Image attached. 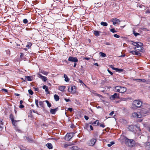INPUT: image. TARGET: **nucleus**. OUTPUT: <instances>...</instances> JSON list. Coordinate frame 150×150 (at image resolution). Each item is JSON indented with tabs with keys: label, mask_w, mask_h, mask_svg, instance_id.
Returning <instances> with one entry per match:
<instances>
[{
	"label": "nucleus",
	"mask_w": 150,
	"mask_h": 150,
	"mask_svg": "<svg viewBox=\"0 0 150 150\" xmlns=\"http://www.w3.org/2000/svg\"><path fill=\"white\" fill-rule=\"evenodd\" d=\"M68 90L71 93L74 94L76 92V87L75 86H72L69 87Z\"/></svg>",
	"instance_id": "obj_3"
},
{
	"label": "nucleus",
	"mask_w": 150,
	"mask_h": 150,
	"mask_svg": "<svg viewBox=\"0 0 150 150\" xmlns=\"http://www.w3.org/2000/svg\"><path fill=\"white\" fill-rule=\"evenodd\" d=\"M100 24L101 25L104 26H107L108 25V23L106 22H101Z\"/></svg>",
	"instance_id": "obj_30"
},
{
	"label": "nucleus",
	"mask_w": 150,
	"mask_h": 150,
	"mask_svg": "<svg viewBox=\"0 0 150 150\" xmlns=\"http://www.w3.org/2000/svg\"><path fill=\"white\" fill-rule=\"evenodd\" d=\"M67 110L71 112L72 111L73 109L71 108H68L67 109Z\"/></svg>",
	"instance_id": "obj_45"
},
{
	"label": "nucleus",
	"mask_w": 150,
	"mask_h": 150,
	"mask_svg": "<svg viewBox=\"0 0 150 150\" xmlns=\"http://www.w3.org/2000/svg\"><path fill=\"white\" fill-rule=\"evenodd\" d=\"M40 73L46 75H47L48 74V72H47L42 70H41L40 71Z\"/></svg>",
	"instance_id": "obj_26"
},
{
	"label": "nucleus",
	"mask_w": 150,
	"mask_h": 150,
	"mask_svg": "<svg viewBox=\"0 0 150 150\" xmlns=\"http://www.w3.org/2000/svg\"><path fill=\"white\" fill-rule=\"evenodd\" d=\"M108 72L111 75H112L113 74V73L111 72L110 70H109L108 69Z\"/></svg>",
	"instance_id": "obj_46"
},
{
	"label": "nucleus",
	"mask_w": 150,
	"mask_h": 150,
	"mask_svg": "<svg viewBox=\"0 0 150 150\" xmlns=\"http://www.w3.org/2000/svg\"><path fill=\"white\" fill-rule=\"evenodd\" d=\"M127 100V99L125 98H123L122 99V100L124 101H126Z\"/></svg>",
	"instance_id": "obj_60"
},
{
	"label": "nucleus",
	"mask_w": 150,
	"mask_h": 150,
	"mask_svg": "<svg viewBox=\"0 0 150 150\" xmlns=\"http://www.w3.org/2000/svg\"><path fill=\"white\" fill-rule=\"evenodd\" d=\"M32 45V44L30 43H28V44L26 45V47L27 48H29Z\"/></svg>",
	"instance_id": "obj_34"
},
{
	"label": "nucleus",
	"mask_w": 150,
	"mask_h": 150,
	"mask_svg": "<svg viewBox=\"0 0 150 150\" xmlns=\"http://www.w3.org/2000/svg\"><path fill=\"white\" fill-rule=\"evenodd\" d=\"M114 69V70H116L118 72H122L124 71V70L122 69H118L117 68H115Z\"/></svg>",
	"instance_id": "obj_27"
},
{
	"label": "nucleus",
	"mask_w": 150,
	"mask_h": 150,
	"mask_svg": "<svg viewBox=\"0 0 150 150\" xmlns=\"http://www.w3.org/2000/svg\"><path fill=\"white\" fill-rule=\"evenodd\" d=\"M105 44L108 45H111V44L109 42H106V43H105Z\"/></svg>",
	"instance_id": "obj_48"
},
{
	"label": "nucleus",
	"mask_w": 150,
	"mask_h": 150,
	"mask_svg": "<svg viewBox=\"0 0 150 150\" xmlns=\"http://www.w3.org/2000/svg\"><path fill=\"white\" fill-rule=\"evenodd\" d=\"M74 133L71 132L67 134L65 137V139L67 141H69L74 136Z\"/></svg>",
	"instance_id": "obj_6"
},
{
	"label": "nucleus",
	"mask_w": 150,
	"mask_h": 150,
	"mask_svg": "<svg viewBox=\"0 0 150 150\" xmlns=\"http://www.w3.org/2000/svg\"><path fill=\"white\" fill-rule=\"evenodd\" d=\"M24 107V106L23 105L21 104L20 106H19V108H23Z\"/></svg>",
	"instance_id": "obj_49"
},
{
	"label": "nucleus",
	"mask_w": 150,
	"mask_h": 150,
	"mask_svg": "<svg viewBox=\"0 0 150 150\" xmlns=\"http://www.w3.org/2000/svg\"><path fill=\"white\" fill-rule=\"evenodd\" d=\"M148 150H150V143L149 145L148 146Z\"/></svg>",
	"instance_id": "obj_64"
},
{
	"label": "nucleus",
	"mask_w": 150,
	"mask_h": 150,
	"mask_svg": "<svg viewBox=\"0 0 150 150\" xmlns=\"http://www.w3.org/2000/svg\"><path fill=\"white\" fill-rule=\"evenodd\" d=\"M141 81L142 82H145L146 81V80L144 79H141Z\"/></svg>",
	"instance_id": "obj_51"
},
{
	"label": "nucleus",
	"mask_w": 150,
	"mask_h": 150,
	"mask_svg": "<svg viewBox=\"0 0 150 150\" xmlns=\"http://www.w3.org/2000/svg\"><path fill=\"white\" fill-rule=\"evenodd\" d=\"M99 54H100V56L103 57H106V54L102 52H100L99 53Z\"/></svg>",
	"instance_id": "obj_28"
},
{
	"label": "nucleus",
	"mask_w": 150,
	"mask_h": 150,
	"mask_svg": "<svg viewBox=\"0 0 150 150\" xmlns=\"http://www.w3.org/2000/svg\"><path fill=\"white\" fill-rule=\"evenodd\" d=\"M110 31L111 32H112L113 33H116L117 32V31L115 30L114 28H112L110 29Z\"/></svg>",
	"instance_id": "obj_36"
},
{
	"label": "nucleus",
	"mask_w": 150,
	"mask_h": 150,
	"mask_svg": "<svg viewBox=\"0 0 150 150\" xmlns=\"http://www.w3.org/2000/svg\"><path fill=\"white\" fill-rule=\"evenodd\" d=\"M125 143L126 145L130 147H133L135 144V142L133 139H129L127 138L124 139Z\"/></svg>",
	"instance_id": "obj_1"
},
{
	"label": "nucleus",
	"mask_w": 150,
	"mask_h": 150,
	"mask_svg": "<svg viewBox=\"0 0 150 150\" xmlns=\"http://www.w3.org/2000/svg\"><path fill=\"white\" fill-rule=\"evenodd\" d=\"M9 118L11 119V121H13L14 120V117L12 114H11L9 116Z\"/></svg>",
	"instance_id": "obj_31"
},
{
	"label": "nucleus",
	"mask_w": 150,
	"mask_h": 150,
	"mask_svg": "<svg viewBox=\"0 0 150 150\" xmlns=\"http://www.w3.org/2000/svg\"><path fill=\"white\" fill-rule=\"evenodd\" d=\"M64 100L67 102L71 101V100H70L69 99H67V98H64Z\"/></svg>",
	"instance_id": "obj_42"
},
{
	"label": "nucleus",
	"mask_w": 150,
	"mask_h": 150,
	"mask_svg": "<svg viewBox=\"0 0 150 150\" xmlns=\"http://www.w3.org/2000/svg\"><path fill=\"white\" fill-rule=\"evenodd\" d=\"M119 94H117L116 93H115L113 95L110 96V99L111 100H114L115 99L119 98Z\"/></svg>",
	"instance_id": "obj_9"
},
{
	"label": "nucleus",
	"mask_w": 150,
	"mask_h": 150,
	"mask_svg": "<svg viewBox=\"0 0 150 150\" xmlns=\"http://www.w3.org/2000/svg\"><path fill=\"white\" fill-rule=\"evenodd\" d=\"M114 143H115L114 142H110V144H111V145L114 144Z\"/></svg>",
	"instance_id": "obj_61"
},
{
	"label": "nucleus",
	"mask_w": 150,
	"mask_h": 150,
	"mask_svg": "<svg viewBox=\"0 0 150 150\" xmlns=\"http://www.w3.org/2000/svg\"><path fill=\"white\" fill-rule=\"evenodd\" d=\"M45 102V101H40L39 102L40 105V106L41 107H42V108H44V105L43 103Z\"/></svg>",
	"instance_id": "obj_25"
},
{
	"label": "nucleus",
	"mask_w": 150,
	"mask_h": 150,
	"mask_svg": "<svg viewBox=\"0 0 150 150\" xmlns=\"http://www.w3.org/2000/svg\"><path fill=\"white\" fill-rule=\"evenodd\" d=\"M84 117L86 120H88L89 119L88 117L86 115H85Z\"/></svg>",
	"instance_id": "obj_44"
},
{
	"label": "nucleus",
	"mask_w": 150,
	"mask_h": 150,
	"mask_svg": "<svg viewBox=\"0 0 150 150\" xmlns=\"http://www.w3.org/2000/svg\"><path fill=\"white\" fill-rule=\"evenodd\" d=\"M132 116L134 117L137 118H141L142 117V115L140 112H134L132 113Z\"/></svg>",
	"instance_id": "obj_7"
},
{
	"label": "nucleus",
	"mask_w": 150,
	"mask_h": 150,
	"mask_svg": "<svg viewBox=\"0 0 150 150\" xmlns=\"http://www.w3.org/2000/svg\"><path fill=\"white\" fill-rule=\"evenodd\" d=\"M111 21L113 23V24L114 25H115L116 24H118L120 22L119 20L116 18H112Z\"/></svg>",
	"instance_id": "obj_10"
},
{
	"label": "nucleus",
	"mask_w": 150,
	"mask_h": 150,
	"mask_svg": "<svg viewBox=\"0 0 150 150\" xmlns=\"http://www.w3.org/2000/svg\"><path fill=\"white\" fill-rule=\"evenodd\" d=\"M64 77L65 78L64 80L65 81L68 82L69 81V79L67 76L65 74H64Z\"/></svg>",
	"instance_id": "obj_20"
},
{
	"label": "nucleus",
	"mask_w": 150,
	"mask_h": 150,
	"mask_svg": "<svg viewBox=\"0 0 150 150\" xmlns=\"http://www.w3.org/2000/svg\"><path fill=\"white\" fill-rule=\"evenodd\" d=\"M79 83H81V84H83L84 85H85H85V84L84 83H83L82 81L81 80H80V79H79Z\"/></svg>",
	"instance_id": "obj_43"
},
{
	"label": "nucleus",
	"mask_w": 150,
	"mask_h": 150,
	"mask_svg": "<svg viewBox=\"0 0 150 150\" xmlns=\"http://www.w3.org/2000/svg\"><path fill=\"white\" fill-rule=\"evenodd\" d=\"M114 113V111H112L109 114V115L110 116H112Z\"/></svg>",
	"instance_id": "obj_47"
},
{
	"label": "nucleus",
	"mask_w": 150,
	"mask_h": 150,
	"mask_svg": "<svg viewBox=\"0 0 150 150\" xmlns=\"http://www.w3.org/2000/svg\"><path fill=\"white\" fill-rule=\"evenodd\" d=\"M47 87L45 85H44L43 86L42 88L43 89H45L46 88H47Z\"/></svg>",
	"instance_id": "obj_53"
},
{
	"label": "nucleus",
	"mask_w": 150,
	"mask_h": 150,
	"mask_svg": "<svg viewBox=\"0 0 150 150\" xmlns=\"http://www.w3.org/2000/svg\"><path fill=\"white\" fill-rule=\"evenodd\" d=\"M20 57H22L24 55V54L22 53H20Z\"/></svg>",
	"instance_id": "obj_58"
},
{
	"label": "nucleus",
	"mask_w": 150,
	"mask_h": 150,
	"mask_svg": "<svg viewBox=\"0 0 150 150\" xmlns=\"http://www.w3.org/2000/svg\"><path fill=\"white\" fill-rule=\"evenodd\" d=\"M96 141V139H91L88 143V145L90 146H93L95 144Z\"/></svg>",
	"instance_id": "obj_13"
},
{
	"label": "nucleus",
	"mask_w": 150,
	"mask_h": 150,
	"mask_svg": "<svg viewBox=\"0 0 150 150\" xmlns=\"http://www.w3.org/2000/svg\"><path fill=\"white\" fill-rule=\"evenodd\" d=\"M141 79H136L135 80L138 81V82L141 81Z\"/></svg>",
	"instance_id": "obj_54"
},
{
	"label": "nucleus",
	"mask_w": 150,
	"mask_h": 150,
	"mask_svg": "<svg viewBox=\"0 0 150 150\" xmlns=\"http://www.w3.org/2000/svg\"><path fill=\"white\" fill-rule=\"evenodd\" d=\"M66 88L65 86H60L59 87V89L61 91H64Z\"/></svg>",
	"instance_id": "obj_23"
},
{
	"label": "nucleus",
	"mask_w": 150,
	"mask_h": 150,
	"mask_svg": "<svg viewBox=\"0 0 150 150\" xmlns=\"http://www.w3.org/2000/svg\"><path fill=\"white\" fill-rule=\"evenodd\" d=\"M32 111L33 112H34L35 113H37V111H35V110H33Z\"/></svg>",
	"instance_id": "obj_62"
},
{
	"label": "nucleus",
	"mask_w": 150,
	"mask_h": 150,
	"mask_svg": "<svg viewBox=\"0 0 150 150\" xmlns=\"http://www.w3.org/2000/svg\"><path fill=\"white\" fill-rule=\"evenodd\" d=\"M126 90L127 89L125 87L121 86H116L114 88L115 91L121 93L125 92Z\"/></svg>",
	"instance_id": "obj_2"
},
{
	"label": "nucleus",
	"mask_w": 150,
	"mask_h": 150,
	"mask_svg": "<svg viewBox=\"0 0 150 150\" xmlns=\"http://www.w3.org/2000/svg\"><path fill=\"white\" fill-rule=\"evenodd\" d=\"M23 22L24 23L26 24L28 23V21L26 19H25L23 20Z\"/></svg>",
	"instance_id": "obj_38"
},
{
	"label": "nucleus",
	"mask_w": 150,
	"mask_h": 150,
	"mask_svg": "<svg viewBox=\"0 0 150 150\" xmlns=\"http://www.w3.org/2000/svg\"><path fill=\"white\" fill-rule=\"evenodd\" d=\"M133 32V34H134V35H135V36H137L138 35H139V34L138 33H135L134 30Z\"/></svg>",
	"instance_id": "obj_40"
},
{
	"label": "nucleus",
	"mask_w": 150,
	"mask_h": 150,
	"mask_svg": "<svg viewBox=\"0 0 150 150\" xmlns=\"http://www.w3.org/2000/svg\"><path fill=\"white\" fill-rule=\"evenodd\" d=\"M68 61L74 62H78V60L76 57H69L68 58Z\"/></svg>",
	"instance_id": "obj_8"
},
{
	"label": "nucleus",
	"mask_w": 150,
	"mask_h": 150,
	"mask_svg": "<svg viewBox=\"0 0 150 150\" xmlns=\"http://www.w3.org/2000/svg\"><path fill=\"white\" fill-rule=\"evenodd\" d=\"M25 77L27 79V80L29 81H32L33 79L32 76H25Z\"/></svg>",
	"instance_id": "obj_22"
},
{
	"label": "nucleus",
	"mask_w": 150,
	"mask_h": 150,
	"mask_svg": "<svg viewBox=\"0 0 150 150\" xmlns=\"http://www.w3.org/2000/svg\"><path fill=\"white\" fill-rule=\"evenodd\" d=\"M38 77L40 78L44 81L45 82L47 80V79L46 77L42 76L41 74L39 73H38L37 74Z\"/></svg>",
	"instance_id": "obj_11"
},
{
	"label": "nucleus",
	"mask_w": 150,
	"mask_h": 150,
	"mask_svg": "<svg viewBox=\"0 0 150 150\" xmlns=\"http://www.w3.org/2000/svg\"><path fill=\"white\" fill-rule=\"evenodd\" d=\"M28 92L30 95H32L33 94V92L31 89H29L28 91Z\"/></svg>",
	"instance_id": "obj_37"
},
{
	"label": "nucleus",
	"mask_w": 150,
	"mask_h": 150,
	"mask_svg": "<svg viewBox=\"0 0 150 150\" xmlns=\"http://www.w3.org/2000/svg\"><path fill=\"white\" fill-rule=\"evenodd\" d=\"M90 127L91 130H93V128L92 125H90Z\"/></svg>",
	"instance_id": "obj_57"
},
{
	"label": "nucleus",
	"mask_w": 150,
	"mask_h": 150,
	"mask_svg": "<svg viewBox=\"0 0 150 150\" xmlns=\"http://www.w3.org/2000/svg\"><path fill=\"white\" fill-rule=\"evenodd\" d=\"M94 34L96 36H98L100 35V31H94Z\"/></svg>",
	"instance_id": "obj_21"
},
{
	"label": "nucleus",
	"mask_w": 150,
	"mask_h": 150,
	"mask_svg": "<svg viewBox=\"0 0 150 150\" xmlns=\"http://www.w3.org/2000/svg\"><path fill=\"white\" fill-rule=\"evenodd\" d=\"M48 148L50 149H52L53 148V146L52 144L50 143H48L46 145Z\"/></svg>",
	"instance_id": "obj_17"
},
{
	"label": "nucleus",
	"mask_w": 150,
	"mask_h": 150,
	"mask_svg": "<svg viewBox=\"0 0 150 150\" xmlns=\"http://www.w3.org/2000/svg\"><path fill=\"white\" fill-rule=\"evenodd\" d=\"M2 90L3 91H4L5 92H8V90L7 89H2Z\"/></svg>",
	"instance_id": "obj_55"
},
{
	"label": "nucleus",
	"mask_w": 150,
	"mask_h": 150,
	"mask_svg": "<svg viewBox=\"0 0 150 150\" xmlns=\"http://www.w3.org/2000/svg\"><path fill=\"white\" fill-rule=\"evenodd\" d=\"M20 103L21 104H22L23 103V101L22 100H21L20 101Z\"/></svg>",
	"instance_id": "obj_63"
},
{
	"label": "nucleus",
	"mask_w": 150,
	"mask_h": 150,
	"mask_svg": "<svg viewBox=\"0 0 150 150\" xmlns=\"http://www.w3.org/2000/svg\"><path fill=\"white\" fill-rule=\"evenodd\" d=\"M54 98L55 100L56 101H58L59 99V96L56 94H55L54 95Z\"/></svg>",
	"instance_id": "obj_19"
},
{
	"label": "nucleus",
	"mask_w": 150,
	"mask_h": 150,
	"mask_svg": "<svg viewBox=\"0 0 150 150\" xmlns=\"http://www.w3.org/2000/svg\"><path fill=\"white\" fill-rule=\"evenodd\" d=\"M73 144H71L70 143H69L68 144H62L63 145V147L65 148H67L68 146H70Z\"/></svg>",
	"instance_id": "obj_16"
},
{
	"label": "nucleus",
	"mask_w": 150,
	"mask_h": 150,
	"mask_svg": "<svg viewBox=\"0 0 150 150\" xmlns=\"http://www.w3.org/2000/svg\"><path fill=\"white\" fill-rule=\"evenodd\" d=\"M78 147L76 146H72L70 148V150H76L78 149Z\"/></svg>",
	"instance_id": "obj_24"
},
{
	"label": "nucleus",
	"mask_w": 150,
	"mask_h": 150,
	"mask_svg": "<svg viewBox=\"0 0 150 150\" xmlns=\"http://www.w3.org/2000/svg\"><path fill=\"white\" fill-rule=\"evenodd\" d=\"M114 36L116 38H119L120 37L119 35H117V34H115L114 35Z\"/></svg>",
	"instance_id": "obj_41"
},
{
	"label": "nucleus",
	"mask_w": 150,
	"mask_h": 150,
	"mask_svg": "<svg viewBox=\"0 0 150 150\" xmlns=\"http://www.w3.org/2000/svg\"><path fill=\"white\" fill-rule=\"evenodd\" d=\"M145 13H150V11L149 10H147L146 11H145Z\"/></svg>",
	"instance_id": "obj_50"
},
{
	"label": "nucleus",
	"mask_w": 150,
	"mask_h": 150,
	"mask_svg": "<svg viewBox=\"0 0 150 150\" xmlns=\"http://www.w3.org/2000/svg\"><path fill=\"white\" fill-rule=\"evenodd\" d=\"M38 100L37 99H35V104L37 106V107H39V105H38Z\"/></svg>",
	"instance_id": "obj_35"
},
{
	"label": "nucleus",
	"mask_w": 150,
	"mask_h": 150,
	"mask_svg": "<svg viewBox=\"0 0 150 150\" xmlns=\"http://www.w3.org/2000/svg\"><path fill=\"white\" fill-rule=\"evenodd\" d=\"M3 123L2 122V121L1 120H0V128H1V130H2V129L3 128L2 127L1 125H3Z\"/></svg>",
	"instance_id": "obj_39"
},
{
	"label": "nucleus",
	"mask_w": 150,
	"mask_h": 150,
	"mask_svg": "<svg viewBox=\"0 0 150 150\" xmlns=\"http://www.w3.org/2000/svg\"><path fill=\"white\" fill-rule=\"evenodd\" d=\"M136 128H138L137 126L136 125L134 126L132 125L129 126L128 127V129L129 130L134 133H135L136 132Z\"/></svg>",
	"instance_id": "obj_5"
},
{
	"label": "nucleus",
	"mask_w": 150,
	"mask_h": 150,
	"mask_svg": "<svg viewBox=\"0 0 150 150\" xmlns=\"http://www.w3.org/2000/svg\"><path fill=\"white\" fill-rule=\"evenodd\" d=\"M110 67L112 68V69L114 70V69L115 68H114V67H113V66L112 65H111L110 66Z\"/></svg>",
	"instance_id": "obj_56"
},
{
	"label": "nucleus",
	"mask_w": 150,
	"mask_h": 150,
	"mask_svg": "<svg viewBox=\"0 0 150 150\" xmlns=\"http://www.w3.org/2000/svg\"><path fill=\"white\" fill-rule=\"evenodd\" d=\"M99 123V121L98 120H96L94 122L92 123H90V124H91L93 125L97 126L98 125Z\"/></svg>",
	"instance_id": "obj_18"
},
{
	"label": "nucleus",
	"mask_w": 150,
	"mask_h": 150,
	"mask_svg": "<svg viewBox=\"0 0 150 150\" xmlns=\"http://www.w3.org/2000/svg\"><path fill=\"white\" fill-rule=\"evenodd\" d=\"M100 127H101L103 128H104L105 126L103 124H100Z\"/></svg>",
	"instance_id": "obj_52"
},
{
	"label": "nucleus",
	"mask_w": 150,
	"mask_h": 150,
	"mask_svg": "<svg viewBox=\"0 0 150 150\" xmlns=\"http://www.w3.org/2000/svg\"><path fill=\"white\" fill-rule=\"evenodd\" d=\"M19 120H14L13 121H11L13 125L16 126L17 125V124H16V122L18 121H19Z\"/></svg>",
	"instance_id": "obj_32"
},
{
	"label": "nucleus",
	"mask_w": 150,
	"mask_h": 150,
	"mask_svg": "<svg viewBox=\"0 0 150 150\" xmlns=\"http://www.w3.org/2000/svg\"><path fill=\"white\" fill-rule=\"evenodd\" d=\"M45 102L47 103L48 107L50 108L51 106V104L49 103V101L47 100H46Z\"/></svg>",
	"instance_id": "obj_29"
},
{
	"label": "nucleus",
	"mask_w": 150,
	"mask_h": 150,
	"mask_svg": "<svg viewBox=\"0 0 150 150\" xmlns=\"http://www.w3.org/2000/svg\"><path fill=\"white\" fill-rule=\"evenodd\" d=\"M129 52L133 55H140V54L139 52H136L134 51H132Z\"/></svg>",
	"instance_id": "obj_15"
},
{
	"label": "nucleus",
	"mask_w": 150,
	"mask_h": 150,
	"mask_svg": "<svg viewBox=\"0 0 150 150\" xmlns=\"http://www.w3.org/2000/svg\"><path fill=\"white\" fill-rule=\"evenodd\" d=\"M140 45H139L138 46L134 48V50H137L138 51L141 52L142 50V47H141V45H143V44L141 43H140Z\"/></svg>",
	"instance_id": "obj_12"
},
{
	"label": "nucleus",
	"mask_w": 150,
	"mask_h": 150,
	"mask_svg": "<svg viewBox=\"0 0 150 150\" xmlns=\"http://www.w3.org/2000/svg\"><path fill=\"white\" fill-rule=\"evenodd\" d=\"M133 105L137 108H139L142 105V102L139 100H135L133 102Z\"/></svg>",
	"instance_id": "obj_4"
},
{
	"label": "nucleus",
	"mask_w": 150,
	"mask_h": 150,
	"mask_svg": "<svg viewBox=\"0 0 150 150\" xmlns=\"http://www.w3.org/2000/svg\"><path fill=\"white\" fill-rule=\"evenodd\" d=\"M138 43H140V42H133L132 44L133 45L136 46V47H137V46H138L139 45V44Z\"/></svg>",
	"instance_id": "obj_33"
},
{
	"label": "nucleus",
	"mask_w": 150,
	"mask_h": 150,
	"mask_svg": "<svg viewBox=\"0 0 150 150\" xmlns=\"http://www.w3.org/2000/svg\"><path fill=\"white\" fill-rule=\"evenodd\" d=\"M90 58H89V57H85V58H84V59H86V60H88L90 59Z\"/></svg>",
	"instance_id": "obj_59"
},
{
	"label": "nucleus",
	"mask_w": 150,
	"mask_h": 150,
	"mask_svg": "<svg viewBox=\"0 0 150 150\" xmlns=\"http://www.w3.org/2000/svg\"><path fill=\"white\" fill-rule=\"evenodd\" d=\"M58 110V108H56L55 109H50V112L53 114H54Z\"/></svg>",
	"instance_id": "obj_14"
}]
</instances>
